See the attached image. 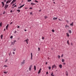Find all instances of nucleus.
<instances>
[{"label":"nucleus","mask_w":76,"mask_h":76,"mask_svg":"<svg viewBox=\"0 0 76 76\" xmlns=\"http://www.w3.org/2000/svg\"><path fill=\"white\" fill-rule=\"evenodd\" d=\"M8 6H9V5L7 4H6L4 7V9H5V10H6V9H7V8L8 7Z\"/></svg>","instance_id":"obj_1"},{"label":"nucleus","mask_w":76,"mask_h":76,"mask_svg":"<svg viewBox=\"0 0 76 76\" xmlns=\"http://www.w3.org/2000/svg\"><path fill=\"white\" fill-rule=\"evenodd\" d=\"M52 69H54V68H55V69H57V66H56V65L54 64L52 66Z\"/></svg>","instance_id":"obj_2"},{"label":"nucleus","mask_w":76,"mask_h":76,"mask_svg":"<svg viewBox=\"0 0 76 76\" xmlns=\"http://www.w3.org/2000/svg\"><path fill=\"white\" fill-rule=\"evenodd\" d=\"M32 65H31L30 66L29 68H28V70L29 71H31V68H32Z\"/></svg>","instance_id":"obj_3"},{"label":"nucleus","mask_w":76,"mask_h":76,"mask_svg":"<svg viewBox=\"0 0 76 76\" xmlns=\"http://www.w3.org/2000/svg\"><path fill=\"white\" fill-rule=\"evenodd\" d=\"M24 6H25V4H23L22 5L20 6V7H18V9H21L22 7H23Z\"/></svg>","instance_id":"obj_4"},{"label":"nucleus","mask_w":76,"mask_h":76,"mask_svg":"<svg viewBox=\"0 0 76 76\" xmlns=\"http://www.w3.org/2000/svg\"><path fill=\"white\" fill-rule=\"evenodd\" d=\"M11 2V1L10 0H8L6 2V4H8V3H10Z\"/></svg>","instance_id":"obj_5"},{"label":"nucleus","mask_w":76,"mask_h":76,"mask_svg":"<svg viewBox=\"0 0 76 76\" xmlns=\"http://www.w3.org/2000/svg\"><path fill=\"white\" fill-rule=\"evenodd\" d=\"M8 27H9V24H8L6 27V29L7 30H8Z\"/></svg>","instance_id":"obj_6"},{"label":"nucleus","mask_w":76,"mask_h":76,"mask_svg":"<svg viewBox=\"0 0 76 76\" xmlns=\"http://www.w3.org/2000/svg\"><path fill=\"white\" fill-rule=\"evenodd\" d=\"M1 3L2 4V7H3L4 6V3L3 2H2Z\"/></svg>","instance_id":"obj_7"},{"label":"nucleus","mask_w":76,"mask_h":76,"mask_svg":"<svg viewBox=\"0 0 76 76\" xmlns=\"http://www.w3.org/2000/svg\"><path fill=\"white\" fill-rule=\"evenodd\" d=\"M25 60H23V61L21 62V64H25Z\"/></svg>","instance_id":"obj_8"},{"label":"nucleus","mask_w":76,"mask_h":76,"mask_svg":"<svg viewBox=\"0 0 76 76\" xmlns=\"http://www.w3.org/2000/svg\"><path fill=\"white\" fill-rule=\"evenodd\" d=\"M31 60H32V53H31Z\"/></svg>","instance_id":"obj_9"},{"label":"nucleus","mask_w":76,"mask_h":76,"mask_svg":"<svg viewBox=\"0 0 76 76\" xmlns=\"http://www.w3.org/2000/svg\"><path fill=\"white\" fill-rule=\"evenodd\" d=\"M58 18H57V17H54L53 18V20H57V19Z\"/></svg>","instance_id":"obj_10"},{"label":"nucleus","mask_w":76,"mask_h":76,"mask_svg":"<svg viewBox=\"0 0 76 76\" xmlns=\"http://www.w3.org/2000/svg\"><path fill=\"white\" fill-rule=\"evenodd\" d=\"M16 40H15L14 41V42H12V44H13V45H14L15 44V42H16Z\"/></svg>","instance_id":"obj_11"},{"label":"nucleus","mask_w":76,"mask_h":76,"mask_svg":"<svg viewBox=\"0 0 76 76\" xmlns=\"http://www.w3.org/2000/svg\"><path fill=\"white\" fill-rule=\"evenodd\" d=\"M41 69L40 68L39 70V72H38V74H39L40 73H41Z\"/></svg>","instance_id":"obj_12"},{"label":"nucleus","mask_w":76,"mask_h":76,"mask_svg":"<svg viewBox=\"0 0 76 76\" xmlns=\"http://www.w3.org/2000/svg\"><path fill=\"white\" fill-rule=\"evenodd\" d=\"M31 4V5H32V6H33L34 5H35V4H35L34 3H33L32 2Z\"/></svg>","instance_id":"obj_13"},{"label":"nucleus","mask_w":76,"mask_h":76,"mask_svg":"<svg viewBox=\"0 0 76 76\" xmlns=\"http://www.w3.org/2000/svg\"><path fill=\"white\" fill-rule=\"evenodd\" d=\"M59 67L61 69V68H62V65H61V64H60L59 65Z\"/></svg>","instance_id":"obj_14"},{"label":"nucleus","mask_w":76,"mask_h":76,"mask_svg":"<svg viewBox=\"0 0 76 76\" xmlns=\"http://www.w3.org/2000/svg\"><path fill=\"white\" fill-rule=\"evenodd\" d=\"M36 66H34V69L35 71L36 70Z\"/></svg>","instance_id":"obj_15"},{"label":"nucleus","mask_w":76,"mask_h":76,"mask_svg":"<svg viewBox=\"0 0 76 76\" xmlns=\"http://www.w3.org/2000/svg\"><path fill=\"white\" fill-rule=\"evenodd\" d=\"M67 43L68 44V45H70V44L69 43V40H68L67 41Z\"/></svg>","instance_id":"obj_16"},{"label":"nucleus","mask_w":76,"mask_h":76,"mask_svg":"<svg viewBox=\"0 0 76 76\" xmlns=\"http://www.w3.org/2000/svg\"><path fill=\"white\" fill-rule=\"evenodd\" d=\"M0 37L1 39H3V34H1Z\"/></svg>","instance_id":"obj_17"},{"label":"nucleus","mask_w":76,"mask_h":76,"mask_svg":"<svg viewBox=\"0 0 76 76\" xmlns=\"http://www.w3.org/2000/svg\"><path fill=\"white\" fill-rule=\"evenodd\" d=\"M68 32L69 34H71L72 33V31L70 30H69Z\"/></svg>","instance_id":"obj_18"},{"label":"nucleus","mask_w":76,"mask_h":76,"mask_svg":"<svg viewBox=\"0 0 76 76\" xmlns=\"http://www.w3.org/2000/svg\"><path fill=\"white\" fill-rule=\"evenodd\" d=\"M70 25H71V26H73V22H72V23L70 24Z\"/></svg>","instance_id":"obj_19"},{"label":"nucleus","mask_w":76,"mask_h":76,"mask_svg":"<svg viewBox=\"0 0 76 76\" xmlns=\"http://www.w3.org/2000/svg\"><path fill=\"white\" fill-rule=\"evenodd\" d=\"M51 75L52 76H54V75H53V73L52 72V73L51 74Z\"/></svg>","instance_id":"obj_20"},{"label":"nucleus","mask_w":76,"mask_h":76,"mask_svg":"<svg viewBox=\"0 0 76 76\" xmlns=\"http://www.w3.org/2000/svg\"><path fill=\"white\" fill-rule=\"evenodd\" d=\"M48 18V17L47 16H46L45 17V19H47Z\"/></svg>","instance_id":"obj_21"},{"label":"nucleus","mask_w":76,"mask_h":76,"mask_svg":"<svg viewBox=\"0 0 76 76\" xmlns=\"http://www.w3.org/2000/svg\"><path fill=\"white\" fill-rule=\"evenodd\" d=\"M17 12H18V13H20V10H17Z\"/></svg>","instance_id":"obj_22"},{"label":"nucleus","mask_w":76,"mask_h":76,"mask_svg":"<svg viewBox=\"0 0 76 76\" xmlns=\"http://www.w3.org/2000/svg\"><path fill=\"white\" fill-rule=\"evenodd\" d=\"M67 37H69V33H67Z\"/></svg>","instance_id":"obj_23"},{"label":"nucleus","mask_w":76,"mask_h":76,"mask_svg":"<svg viewBox=\"0 0 76 76\" xmlns=\"http://www.w3.org/2000/svg\"><path fill=\"white\" fill-rule=\"evenodd\" d=\"M16 0H13L12 1L14 3V2H16Z\"/></svg>","instance_id":"obj_24"},{"label":"nucleus","mask_w":76,"mask_h":76,"mask_svg":"<svg viewBox=\"0 0 76 76\" xmlns=\"http://www.w3.org/2000/svg\"><path fill=\"white\" fill-rule=\"evenodd\" d=\"M0 26H2V23H1V22L0 23Z\"/></svg>","instance_id":"obj_25"},{"label":"nucleus","mask_w":76,"mask_h":76,"mask_svg":"<svg viewBox=\"0 0 76 76\" xmlns=\"http://www.w3.org/2000/svg\"><path fill=\"white\" fill-rule=\"evenodd\" d=\"M42 39H44V37H42Z\"/></svg>","instance_id":"obj_26"},{"label":"nucleus","mask_w":76,"mask_h":76,"mask_svg":"<svg viewBox=\"0 0 76 76\" xmlns=\"http://www.w3.org/2000/svg\"><path fill=\"white\" fill-rule=\"evenodd\" d=\"M10 38L11 39H12V38H13V36H11L10 37Z\"/></svg>","instance_id":"obj_27"},{"label":"nucleus","mask_w":76,"mask_h":76,"mask_svg":"<svg viewBox=\"0 0 76 76\" xmlns=\"http://www.w3.org/2000/svg\"><path fill=\"white\" fill-rule=\"evenodd\" d=\"M62 62H64V59H62Z\"/></svg>","instance_id":"obj_28"},{"label":"nucleus","mask_w":76,"mask_h":76,"mask_svg":"<svg viewBox=\"0 0 76 76\" xmlns=\"http://www.w3.org/2000/svg\"><path fill=\"white\" fill-rule=\"evenodd\" d=\"M48 69L49 70H51V66H49Z\"/></svg>","instance_id":"obj_29"},{"label":"nucleus","mask_w":76,"mask_h":76,"mask_svg":"<svg viewBox=\"0 0 76 76\" xmlns=\"http://www.w3.org/2000/svg\"><path fill=\"white\" fill-rule=\"evenodd\" d=\"M58 58H60V56L59 55H58Z\"/></svg>","instance_id":"obj_30"},{"label":"nucleus","mask_w":76,"mask_h":76,"mask_svg":"<svg viewBox=\"0 0 76 76\" xmlns=\"http://www.w3.org/2000/svg\"><path fill=\"white\" fill-rule=\"evenodd\" d=\"M52 32H54V29L52 30Z\"/></svg>","instance_id":"obj_31"},{"label":"nucleus","mask_w":76,"mask_h":76,"mask_svg":"<svg viewBox=\"0 0 76 76\" xmlns=\"http://www.w3.org/2000/svg\"><path fill=\"white\" fill-rule=\"evenodd\" d=\"M31 1H32V0H28V2H29Z\"/></svg>","instance_id":"obj_32"},{"label":"nucleus","mask_w":76,"mask_h":76,"mask_svg":"<svg viewBox=\"0 0 76 76\" xmlns=\"http://www.w3.org/2000/svg\"><path fill=\"white\" fill-rule=\"evenodd\" d=\"M5 13H6V12H5V11H4V12L3 13V14H5Z\"/></svg>","instance_id":"obj_33"},{"label":"nucleus","mask_w":76,"mask_h":76,"mask_svg":"<svg viewBox=\"0 0 76 76\" xmlns=\"http://www.w3.org/2000/svg\"><path fill=\"white\" fill-rule=\"evenodd\" d=\"M7 60H8L7 59H6V60L5 61V63H6V62H7Z\"/></svg>","instance_id":"obj_34"},{"label":"nucleus","mask_w":76,"mask_h":76,"mask_svg":"<svg viewBox=\"0 0 76 76\" xmlns=\"http://www.w3.org/2000/svg\"><path fill=\"white\" fill-rule=\"evenodd\" d=\"M35 1V2H36V3H38V1H37L35 0V1Z\"/></svg>","instance_id":"obj_35"},{"label":"nucleus","mask_w":76,"mask_h":76,"mask_svg":"<svg viewBox=\"0 0 76 76\" xmlns=\"http://www.w3.org/2000/svg\"><path fill=\"white\" fill-rule=\"evenodd\" d=\"M10 54H11V52H10V53H9V56H10Z\"/></svg>","instance_id":"obj_36"},{"label":"nucleus","mask_w":76,"mask_h":76,"mask_svg":"<svg viewBox=\"0 0 76 76\" xmlns=\"http://www.w3.org/2000/svg\"><path fill=\"white\" fill-rule=\"evenodd\" d=\"M19 28H20V27L19 26H17V28H18V29H19Z\"/></svg>","instance_id":"obj_37"},{"label":"nucleus","mask_w":76,"mask_h":76,"mask_svg":"<svg viewBox=\"0 0 76 76\" xmlns=\"http://www.w3.org/2000/svg\"><path fill=\"white\" fill-rule=\"evenodd\" d=\"M13 54H14V55L15 54V53L14 52H13Z\"/></svg>","instance_id":"obj_38"},{"label":"nucleus","mask_w":76,"mask_h":76,"mask_svg":"<svg viewBox=\"0 0 76 76\" xmlns=\"http://www.w3.org/2000/svg\"><path fill=\"white\" fill-rule=\"evenodd\" d=\"M4 67H7V66L6 65H4Z\"/></svg>","instance_id":"obj_39"},{"label":"nucleus","mask_w":76,"mask_h":76,"mask_svg":"<svg viewBox=\"0 0 76 76\" xmlns=\"http://www.w3.org/2000/svg\"><path fill=\"white\" fill-rule=\"evenodd\" d=\"M16 32H17V31H16V30H15V32H14V33H15V34H16Z\"/></svg>","instance_id":"obj_40"},{"label":"nucleus","mask_w":76,"mask_h":76,"mask_svg":"<svg viewBox=\"0 0 76 76\" xmlns=\"http://www.w3.org/2000/svg\"><path fill=\"white\" fill-rule=\"evenodd\" d=\"M4 73L5 74H7V72H4Z\"/></svg>","instance_id":"obj_41"},{"label":"nucleus","mask_w":76,"mask_h":76,"mask_svg":"<svg viewBox=\"0 0 76 76\" xmlns=\"http://www.w3.org/2000/svg\"><path fill=\"white\" fill-rule=\"evenodd\" d=\"M13 3V2L12 1V2L10 4H12Z\"/></svg>","instance_id":"obj_42"},{"label":"nucleus","mask_w":76,"mask_h":76,"mask_svg":"<svg viewBox=\"0 0 76 76\" xmlns=\"http://www.w3.org/2000/svg\"><path fill=\"white\" fill-rule=\"evenodd\" d=\"M7 1V0H4V2H6V1Z\"/></svg>","instance_id":"obj_43"},{"label":"nucleus","mask_w":76,"mask_h":76,"mask_svg":"<svg viewBox=\"0 0 76 76\" xmlns=\"http://www.w3.org/2000/svg\"><path fill=\"white\" fill-rule=\"evenodd\" d=\"M38 51H39V50H40V48H38Z\"/></svg>","instance_id":"obj_44"},{"label":"nucleus","mask_w":76,"mask_h":76,"mask_svg":"<svg viewBox=\"0 0 76 76\" xmlns=\"http://www.w3.org/2000/svg\"><path fill=\"white\" fill-rule=\"evenodd\" d=\"M63 57V54H62L61 56V57Z\"/></svg>","instance_id":"obj_45"},{"label":"nucleus","mask_w":76,"mask_h":76,"mask_svg":"<svg viewBox=\"0 0 76 76\" xmlns=\"http://www.w3.org/2000/svg\"><path fill=\"white\" fill-rule=\"evenodd\" d=\"M58 20H60V21H61V20H62L59 19V18L58 19Z\"/></svg>","instance_id":"obj_46"},{"label":"nucleus","mask_w":76,"mask_h":76,"mask_svg":"<svg viewBox=\"0 0 76 76\" xmlns=\"http://www.w3.org/2000/svg\"><path fill=\"white\" fill-rule=\"evenodd\" d=\"M10 13H12L13 12L12 11V10H10Z\"/></svg>","instance_id":"obj_47"},{"label":"nucleus","mask_w":76,"mask_h":76,"mask_svg":"<svg viewBox=\"0 0 76 76\" xmlns=\"http://www.w3.org/2000/svg\"><path fill=\"white\" fill-rule=\"evenodd\" d=\"M71 45H73V43H72V42H71Z\"/></svg>","instance_id":"obj_48"},{"label":"nucleus","mask_w":76,"mask_h":76,"mask_svg":"<svg viewBox=\"0 0 76 76\" xmlns=\"http://www.w3.org/2000/svg\"><path fill=\"white\" fill-rule=\"evenodd\" d=\"M30 15H33L32 12H30Z\"/></svg>","instance_id":"obj_49"},{"label":"nucleus","mask_w":76,"mask_h":76,"mask_svg":"<svg viewBox=\"0 0 76 76\" xmlns=\"http://www.w3.org/2000/svg\"><path fill=\"white\" fill-rule=\"evenodd\" d=\"M24 41H26V42H27V41H28L27 39H26V40H24Z\"/></svg>","instance_id":"obj_50"},{"label":"nucleus","mask_w":76,"mask_h":76,"mask_svg":"<svg viewBox=\"0 0 76 76\" xmlns=\"http://www.w3.org/2000/svg\"><path fill=\"white\" fill-rule=\"evenodd\" d=\"M29 9H32V7H30L29 8Z\"/></svg>","instance_id":"obj_51"},{"label":"nucleus","mask_w":76,"mask_h":76,"mask_svg":"<svg viewBox=\"0 0 76 76\" xmlns=\"http://www.w3.org/2000/svg\"><path fill=\"white\" fill-rule=\"evenodd\" d=\"M48 74V72H46V75H47Z\"/></svg>","instance_id":"obj_52"},{"label":"nucleus","mask_w":76,"mask_h":76,"mask_svg":"<svg viewBox=\"0 0 76 76\" xmlns=\"http://www.w3.org/2000/svg\"><path fill=\"white\" fill-rule=\"evenodd\" d=\"M63 64L64 65H66V64L64 63H63Z\"/></svg>","instance_id":"obj_53"},{"label":"nucleus","mask_w":76,"mask_h":76,"mask_svg":"<svg viewBox=\"0 0 76 76\" xmlns=\"http://www.w3.org/2000/svg\"><path fill=\"white\" fill-rule=\"evenodd\" d=\"M15 5V4H12V6H14V5Z\"/></svg>","instance_id":"obj_54"},{"label":"nucleus","mask_w":76,"mask_h":76,"mask_svg":"<svg viewBox=\"0 0 76 76\" xmlns=\"http://www.w3.org/2000/svg\"><path fill=\"white\" fill-rule=\"evenodd\" d=\"M12 23H13L12 22H11L10 23V24H12Z\"/></svg>","instance_id":"obj_55"},{"label":"nucleus","mask_w":76,"mask_h":76,"mask_svg":"<svg viewBox=\"0 0 76 76\" xmlns=\"http://www.w3.org/2000/svg\"><path fill=\"white\" fill-rule=\"evenodd\" d=\"M16 6H17L16 5H15L14 7H16Z\"/></svg>","instance_id":"obj_56"},{"label":"nucleus","mask_w":76,"mask_h":76,"mask_svg":"<svg viewBox=\"0 0 76 76\" xmlns=\"http://www.w3.org/2000/svg\"><path fill=\"white\" fill-rule=\"evenodd\" d=\"M27 41H29V39H27Z\"/></svg>","instance_id":"obj_57"},{"label":"nucleus","mask_w":76,"mask_h":76,"mask_svg":"<svg viewBox=\"0 0 76 76\" xmlns=\"http://www.w3.org/2000/svg\"><path fill=\"white\" fill-rule=\"evenodd\" d=\"M28 41L26 42V43L27 44H28Z\"/></svg>","instance_id":"obj_58"},{"label":"nucleus","mask_w":76,"mask_h":76,"mask_svg":"<svg viewBox=\"0 0 76 76\" xmlns=\"http://www.w3.org/2000/svg\"><path fill=\"white\" fill-rule=\"evenodd\" d=\"M47 63H48L47 62H46L45 64H46V65H47Z\"/></svg>","instance_id":"obj_59"},{"label":"nucleus","mask_w":76,"mask_h":76,"mask_svg":"<svg viewBox=\"0 0 76 76\" xmlns=\"http://www.w3.org/2000/svg\"><path fill=\"white\" fill-rule=\"evenodd\" d=\"M24 31H26V30L24 29Z\"/></svg>","instance_id":"obj_60"},{"label":"nucleus","mask_w":76,"mask_h":76,"mask_svg":"<svg viewBox=\"0 0 76 76\" xmlns=\"http://www.w3.org/2000/svg\"><path fill=\"white\" fill-rule=\"evenodd\" d=\"M41 10H39V12H41Z\"/></svg>","instance_id":"obj_61"},{"label":"nucleus","mask_w":76,"mask_h":76,"mask_svg":"<svg viewBox=\"0 0 76 76\" xmlns=\"http://www.w3.org/2000/svg\"><path fill=\"white\" fill-rule=\"evenodd\" d=\"M53 3L54 4H56V3L54 1L53 2Z\"/></svg>","instance_id":"obj_62"},{"label":"nucleus","mask_w":76,"mask_h":76,"mask_svg":"<svg viewBox=\"0 0 76 76\" xmlns=\"http://www.w3.org/2000/svg\"><path fill=\"white\" fill-rule=\"evenodd\" d=\"M67 23H69V21H67Z\"/></svg>","instance_id":"obj_63"},{"label":"nucleus","mask_w":76,"mask_h":76,"mask_svg":"<svg viewBox=\"0 0 76 76\" xmlns=\"http://www.w3.org/2000/svg\"><path fill=\"white\" fill-rule=\"evenodd\" d=\"M15 7H12V8H14Z\"/></svg>","instance_id":"obj_64"}]
</instances>
